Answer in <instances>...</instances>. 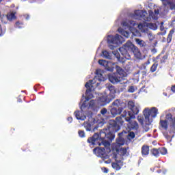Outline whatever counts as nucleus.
Wrapping results in <instances>:
<instances>
[{
  "label": "nucleus",
  "mask_w": 175,
  "mask_h": 175,
  "mask_svg": "<svg viewBox=\"0 0 175 175\" xmlns=\"http://www.w3.org/2000/svg\"><path fill=\"white\" fill-rule=\"evenodd\" d=\"M118 131H120V125L115 120H110L108 129H103L100 134L95 133L92 137L88 138V142L91 143L92 146H104L107 151H110V148H109L110 142L106 141V138L108 140L114 139L113 132H118Z\"/></svg>",
  "instance_id": "obj_1"
},
{
  "label": "nucleus",
  "mask_w": 175,
  "mask_h": 175,
  "mask_svg": "<svg viewBox=\"0 0 175 175\" xmlns=\"http://www.w3.org/2000/svg\"><path fill=\"white\" fill-rule=\"evenodd\" d=\"M96 76L94 77V79L90 80L88 83H85V87L88 88L86 90V97H85V102H88L91 98H92V95H91V91H92V88L94 87H98L99 85V83H96V80L98 81H105V78L103 77V70L98 69L96 70Z\"/></svg>",
  "instance_id": "obj_2"
},
{
  "label": "nucleus",
  "mask_w": 175,
  "mask_h": 175,
  "mask_svg": "<svg viewBox=\"0 0 175 175\" xmlns=\"http://www.w3.org/2000/svg\"><path fill=\"white\" fill-rule=\"evenodd\" d=\"M122 55L126 58V59H131V55L129 53H133L136 58H141L142 53L138 47H136L131 41H128L122 47L119 49Z\"/></svg>",
  "instance_id": "obj_3"
},
{
  "label": "nucleus",
  "mask_w": 175,
  "mask_h": 175,
  "mask_svg": "<svg viewBox=\"0 0 175 175\" xmlns=\"http://www.w3.org/2000/svg\"><path fill=\"white\" fill-rule=\"evenodd\" d=\"M158 14H159V10H154V12L149 11V15L147 11L135 10L132 15V18L135 20H144V21H150L152 18L153 20H158Z\"/></svg>",
  "instance_id": "obj_4"
},
{
  "label": "nucleus",
  "mask_w": 175,
  "mask_h": 175,
  "mask_svg": "<svg viewBox=\"0 0 175 175\" xmlns=\"http://www.w3.org/2000/svg\"><path fill=\"white\" fill-rule=\"evenodd\" d=\"M113 66H115L117 73L109 75V80L111 83H113V84L121 83L122 80H125V77H126V72H125L121 67L117 66L116 63H113Z\"/></svg>",
  "instance_id": "obj_5"
},
{
  "label": "nucleus",
  "mask_w": 175,
  "mask_h": 175,
  "mask_svg": "<svg viewBox=\"0 0 175 175\" xmlns=\"http://www.w3.org/2000/svg\"><path fill=\"white\" fill-rule=\"evenodd\" d=\"M108 91L109 94L107 95V93L105 92L103 94H101L98 99V103H110L112 99H114V94H116V88L111 85H109Z\"/></svg>",
  "instance_id": "obj_6"
},
{
  "label": "nucleus",
  "mask_w": 175,
  "mask_h": 175,
  "mask_svg": "<svg viewBox=\"0 0 175 175\" xmlns=\"http://www.w3.org/2000/svg\"><path fill=\"white\" fill-rule=\"evenodd\" d=\"M122 116L124 118L123 120H125V121H127V122H129L127 124L129 129H139V124H137V122L132 120V119L135 118V115L131 113V111H124L122 113Z\"/></svg>",
  "instance_id": "obj_7"
},
{
  "label": "nucleus",
  "mask_w": 175,
  "mask_h": 175,
  "mask_svg": "<svg viewBox=\"0 0 175 175\" xmlns=\"http://www.w3.org/2000/svg\"><path fill=\"white\" fill-rule=\"evenodd\" d=\"M125 42V40L122 36L116 34L114 36H108L107 37V42L109 43V47L111 50H114L116 47L118 46V44H122V43H124Z\"/></svg>",
  "instance_id": "obj_8"
},
{
  "label": "nucleus",
  "mask_w": 175,
  "mask_h": 175,
  "mask_svg": "<svg viewBox=\"0 0 175 175\" xmlns=\"http://www.w3.org/2000/svg\"><path fill=\"white\" fill-rule=\"evenodd\" d=\"M157 115L158 108L157 107H152L151 109L146 108L144 111V116L148 124H151L152 122V118H155Z\"/></svg>",
  "instance_id": "obj_9"
},
{
  "label": "nucleus",
  "mask_w": 175,
  "mask_h": 175,
  "mask_svg": "<svg viewBox=\"0 0 175 175\" xmlns=\"http://www.w3.org/2000/svg\"><path fill=\"white\" fill-rule=\"evenodd\" d=\"M122 25L123 28H124V29H129V31H131V32H132V33H133V35H134V36H142L140 34V32H139V31L133 29V27H135L136 25V23H135V21H123L122 23Z\"/></svg>",
  "instance_id": "obj_10"
},
{
  "label": "nucleus",
  "mask_w": 175,
  "mask_h": 175,
  "mask_svg": "<svg viewBox=\"0 0 175 175\" xmlns=\"http://www.w3.org/2000/svg\"><path fill=\"white\" fill-rule=\"evenodd\" d=\"M124 111H126V109H124L123 108L117 109V107H113V108L111 109V113L113 117H116L117 114H121V116L117 117L116 118L117 122L118 124H120V125H122L124 124V118L122 117V113H124Z\"/></svg>",
  "instance_id": "obj_11"
},
{
  "label": "nucleus",
  "mask_w": 175,
  "mask_h": 175,
  "mask_svg": "<svg viewBox=\"0 0 175 175\" xmlns=\"http://www.w3.org/2000/svg\"><path fill=\"white\" fill-rule=\"evenodd\" d=\"M116 152H113L112 154V158L116 161V162H121L124 158V155L126 154V148H120L119 149H116Z\"/></svg>",
  "instance_id": "obj_12"
},
{
  "label": "nucleus",
  "mask_w": 175,
  "mask_h": 175,
  "mask_svg": "<svg viewBox=\"0 0 175 175\" xmlns=\"http://www.w3.org/2000/svg\"><path fill=\"white\" fill-rule=\"evenodd\" d=\"M138 29L141 32H147L148 31V28L150 29H153L155 31V29H157L158 27L157 26V24L155 23H148L146 22H144L143 23H139L137 25Z\"/></svg>",
  "instance_id": "obj_13"
},
{
  "label": "nucleus",
  "mask_w": 175,
  "mask_h": 175,
  "mask_svg": "<svg viewBox=\"0 0 175 175\" xmlns=\"http://www.w3.org/2000/svg\"><path fill=\"white\" fill-rule=\"evenodd\" d=\"M97 151V154L104 161L105 163H111V159H109L108 154L106 153L105 148H98L95 149Z\"/></svg>",
  "instance_id": "obj_14"
},
{
  "label": "nucleus",
  "mask_w": 175,
  "mask_h": 175,
  "mask_svg": "<svg viewBox=\"0 0 175 175\" xmlns=\"http://www.w3.org/2000/svg\"><path fill=\"white\" fill-rule=\"evenodd\" d=\"M98 64L99 65H102L103 66H105V69H107V70H109V72H113L116 66H113V64H111V62H107L104 59L98 60Z\"/></svg>",
  "instance_id": "obj_15"
},
{
  "label": "nucleus",
  "mask_w": 175,
  "mask_h": 175,
  "mask_svg": "<svg viewBox=\"0 0 175 175\" xmlns=\"http://www.w3.org/2000/svg\"><path fill=\"white\" fill-rule=\"evenodd\" d=\"M16 14H17V12L16 11H12L8 12L5 16L7 17V20L8 21H13V20H16L17 17L16 16Z\"/></svg>",
  "instance_id": "obj_16"
},
{
  "label": "nucleus",
  "mask_w": 175,
  "mask_h": 175,
  "mask_svg": "<svg viewBox=\"0 0 175 175\" xmlns=\"http://www.w3.org/2000/svg\"><path fill=\"white\" fill-rule=\"evenodd\" d=\"M75 117L77 120H81V121H84L86 117L85 115L83 113V111H77L75 112Z\"/></svg>",
  "instance_id": "obj_17"
},
{
  "label": "nucleus",
  "mask_w": 175,
  "mask_h": 175,
  "mask_svg": "<svg viewBox=\"0 0 175 175\" xmlns=\"http://www.w3.org/2000/svg\"><path fill=\"white\" fill-rule=\"evenodd\" d=\"M142 154L145 157H147L150 154V147L148 146L144 145L142 148Z\"/></svg>",
  "instance_id": "obj_18"
},
{
  "label": "nucleus",
  "mask_w": 175,
  "mask_h": 175,
  "mask_svg": "<svg viewBox=\"0 0 175 175\" xmlns=\"http://www.w3.org/2000/svg\"><path fill=\"white\" fill-rule=\"evenodd\" d=\"M118 31L121 35L124 36V38H129V33L124 29L120 27L118 29Z\"/></svg>",
  "instance_id": "obj_19"
},
{
  "label": "nucleus",
  "mask_w": 175,
  "mask_h": 175,
  "mask_svg": "<svg viewBox=\"0 0 175 175\" xmlns=\"http://www.w3.org/2000/svg\"><path fill=\"white\" fill-rule=\"evenodd\" d=\"M135 40L136 43L138 44L139 46H140V47H144L146 46V42H144V40L139 38H135Z\"/></svg>",
  "instance_id": "obj_20"
},
{
  "label": "nucleus",
  "mask_w": 175,
  "mask_h": 175,
  "mask_svg": "<svg viewBox=\"0 0 175 175\" xmlns=\"http://www.w3.org/2000/svg\"><path fill=\"white\" fill-rule=\"evenodd\" d=\"M116 143L118 146H124L125 144V139H124L122 137H119L116 139Z\"/></svg>",
  "instance_id": "obj_21"
},
{
  "label": "nucleus",
  "mask_w": 175,
  "mask_h": 175,
  "mask_svg": "<svg viewBox=\"0 0 175 175\" xmlns=\"http://www.w3.org/2000/svg\"><path fill=\"white\" fill-rule=\"evenodd\" d=\"M173 33H174V30L173 29L170 30L167 38V42L168 43H170V42H172V38H173Z\"/></svg>",
  "instance_id": "obj_22"
},
{
  "label": "nucleus",
  "mask_w": 175,
  "mask_h": 175,
  "mask_svg": "<svg viewBox=\"0 0 175 175\" xmlns=\"http://www.w3.org/2000/svg\"><path fill=\"white\" fill-rule=\"evenodd\" d=\"M103 55L105 58H107V59H111V53H109L107 51H103Z\"/></svg>",
  "instance_id": "obj_23"
},
{
  "label": "nucleus",
  "mask_w": 175,
  "mask_h": 175,
  "mask_svg": "<svg viewBox=\"0 0 175 175\" xmlns=\"http://www.w3.org/2000/svg\"><path fill=\"white\" fill-rule=\"evenodd\" d=\"M118 163H121V162L116 161V163H112V167L116 169V170H120L121 169V166H120V164Z\"/></svg>",
  "instance_id": "obj_24"
},
{
  "label": "nucleus",
  "mask_w": 175,
  "mask_h": 175,
  "mask_svg": "<svg viewBox=\"0 0 175 175\" xmlns=\"http://www.w3.org/2000/svg\"><path fill=\"white\" fill-rule=\"evenodd\" d=\"M150 125H151V124H148L145 119V124L143 126L145 132H148V131H150Z\"/></svg>",
  "instance_id": "obj_25"
},
{
  "label": "nucleus",
  "mask_w": 175,
  "mask_h": 175,
  "mask_svg": "<svg viewBox=\"0 0 175 175\" xmlns=\"http://www.w3.org/2000/svg\"><path fill=\"white\" fill-rule=\"evenodd\" d=\"M151 153L154 157H159V149L153 148L151 150Z\"/></svg>",
  "instance_id": "obj_26"
},
{
  "label": "nucleus",
  "mask_w": 175,
  "mask_h": 175,
  "mask_svg": "<svg viewBox=\"0 0 175 175\" xmlns=\"http://www.w3.org/2000/svg\"><path fill=\"white\" fill-rule=\"evenodd\" d=\"M131 111L133 113V116H135V114H139V106L134 105V107L131 108Z\"/></svg>",
  "instance_id": "obj_27"
},
{
  "label": "nucleus",
  "mask_w": 175,
  "mask_h": 175,
  "mask_svg": "<svg viewBox=\"0 0 175 175\" xmlns=\"http://www.w3.org/2000/svg\"><path fill=\"white\" fill-rule=\"evenodd\" d=\"M160 124L161 125L162 128H164V129H167V121L161 120Z\"/></svg>",
  "instance_id": "obj_28"
},
{
  "label": "nucleus",
  "mask_w": 175,
  "mask_h": 175,
  "mask_svg": "<svg viewBox=\"0 0 175 175\" xmlns=\"http://www.w3.org/2000/svg\"><path fill=\"white\" fill-rule=\"evenodd\" d=\"M159 151L162 155H166V154L167 153V150L165 148H159Z\"/></svg>",
  "instance_id": "obj_29"
},
{
  "label": "nucleus",
  "mask_w": 175,
  "mask_h": 175,
  "mask_svg": "<svg viewBox=\"0 0 175 175\" xmlns=\"http://www.w3.org/2000/svg\"><path fill=\"white\" fill-rule=\"evenodd\" d=\"M144 33L148 34L149 40H154V35H152V33L148 32V31L147 32H144Z\"/></svg>",
  "instance_id": "obj_30"
},
{
  "label": "nucleus",
  "mask_w": 175,
  "mask_h": 175,
  "mask_svg": "<svg viewBox=\"0 0 175 175\" xmlns=\"http://www.w3.org/2000/svg\"><path fill=\"white\" fill-rule=\"evenodd\" d=\"M1 23H3V24H8V21H9L8 20V18H7L6 15L5 16L3 15V16L1 17Z\"/></svg>",
  "instance_id": "obj_31"
},
{
  "label": "nucleus",
  "mask_w": 175,
  "mask_h": 175,
  "mask_svg": "<svg viewBox=\"0 0 175 175\" xmlns=\"http://www.w3.org/2000/svg\"><path fill=\"white\" fill-rule=\"evenodd\" d=\"M128 139L131 140L132 139H135V133L133 132H130L129 133L128 135H127Z\"/></svg>",
  "instance_id": "obj_32"
},
{
  "label": "nucleus",
  "mask_w": 175,
  "mask_h": 175,
  "mask_svg": "<svg viewBox=\"0 0 175 175\" xmlns=\"http://www.w3.org/2000/svg\"><path fill=\"white\" fill-rule=\"evenodd\" d=\"M158 68V64H154L151 68H150V71L154 72L157 70V68Z\"/></svg>",
  "instance_id": "obj_33"
},
{
  "label": "nucleus",
  "mask_w": 175,
  "mask_h": 175,
  "mask_svg": "<svg viewBox=\"0 0 175 175\" xmlns=\"http://www.w3.org/2000/svg\"><path fill=\"white\" fill-rule=\"evenodd\" d=\"M171 10H175V3L168 1V3Z\"/></svg>",
  "instance_id": "obj_34"
},
{
  "label": "nucleus",
  "mask_w": 175,
  "mask_h": 175,
  "mask_svg": "<svg viewBox=\"0 0 175 175\" xmlns=\"http://www.w3.org/2000/svg\"><path fill=\"white\" fill-rule=\"evenodd\" d=\"M135 103H133V101H129L128 103V107L129 109H130L131 110L135 107Z\"/></svg>",
  "instance_id": "obj_35"
},
{
  "label": "nucleus",
  "mask_w": 175,
  "mask_h": 175,
  "mask_svg": "<svg viewBox=\"0 0 175 175\" xmlns=\"http://www.w3.org/2000/svg\"><path fill=\"white\" fill-rule=\"evenodd\" d=\"M112 106H115L116 107H118L120 106V100H116L112 103Z\"/></svg>",
  "instance_id": "obj_36"
},
{
  "label": "nucleus",
  "mask_w": 175,
  "mask_h": 175,
  "mask_svg": "<svg viewBox=\"0 0 175 175\" xmlns=\"http://www.w3.org/2000/svg\"><path fill=\"white\" fill-rule=\"evenodd\" d=\"M164 136H165V137H166V139H167V140H172V138L174 136V135H169V134H167V133H165L164 134Z\"/></svg>",
  "instance_id": "obj_37"
},
{
  "label": "nucleus",
  "mask_w": 175,
  "mask_h": 175,
  "mask_svg": "<svg viewBox=\"0 0 175 175\" xmlns=\"http://www.w3.org/2000/svg\"><path fill=\"white\" fill-rule=\"evenodd\" d=\"M78 133H79L80 137H85V133H84L83 131L80 130V131H79Z\"/></svg>",
  "instance_id": "obj_38"
},
{
  "label": "nucleus",
  "mask_w": 175,
  "mask_h": 175,
  "mask_svg": "<svg viewBox=\"0 0 175 175\" xmlns=\"http://www.w3.org/2000/svg\"><path fill=\"white\" fill-rule=\"evenodd\" d=\"M112 54H113V55H115V57L118 59H120V53H118V51H113Z\"/></svg>",
  "instance_id": "obj_39"
},
{
  "label": "nucleus",
  "mask_w": 175,
  "mask_h": 175,
  "mask_svg": "<svg viewBox=\"0 0 175 175\" xmlns=\"http://www.w3.org/2000/svg\"><path fill=\"white\" fill-rule=\"evenodd\" d=\"M23 24L20 23L19 22H16V25H15V27L16 28H23Z\"/></svg>",
  "instance_id": "obj_40"
},
{
  "label": "nucleus",
  "mask_w": 175,
  "mask_h": 175,
  "mask_svg": "<svg viewBox=\"0 0 175 175\" xmlns=\"http://www.w3.org/2000/svg\"><path fill=\"white\" fill-rule=\"evenodd\" d=\"M129 92H135V88L133 86H130L128 89Z\"/></svg>",
  "instance_id": "obj_41"
},
{
  "label": "nucleus",
  "mask_w": 175,
  "mask_h": 175,
  "mask_svg": "<svg viewBox=\"0 0 175 175\" xmlns=\"http://www.w3.org/2000/svg\"><path fill=\"white\" fill-rule=\"evenodd\" d=\"M100 113L103 114V116H105V114H106V113H107V109L106 108H104V109H101Z\"/></svg>",
  "instance_id": "obj_42"
},
{
  "label": "nucleus",
  "mask_w": 175,
  "mask_h": 175,
  "mask_svg": "<svg viewBox=\"0 0 175 175\" xmlns=\"http://www.w3.org/2000/svg\"><path fill=\"white\" fill-rule=\"evenodd\" d=\"M162 2H163V4L165 5V6H167V3H169V1L168 0H161Z\"/></svg>",
  "instance_id": "obj_43"
},
{
  "label": "nucleus",
  "mask_w": 175,
  "mask_h": 175,
  "mask_svg": "<svg viewBox=\"0 0 175 175\" xmlns=\"http://www.w3.org/2000/svg\"><path fill=\"white\" fill-rule=\"evenodd\" d=\"M171 91H172V92H175V85L172 86Z\"/></svg>",
  "instance_id": "obj_44"
},
{
  "label": "nucleus",
  "mask_w": 175,
  "mask_h": 175,
  "mask_svg": "<svg viewBox=\"0 0 175 175\" xmlns=\"http://www.w3.org/2000/svg\"><path fill=\"white\" fill-rule=\"evenodd\" d=\"M68 121H69L70 122H72V121H73V119L71 117L68 118Z\"/></svg>",
  "instance_id": "obj_45"
},
{
  "label": "nucleus",
  "mask_w": 175,
  "mask_h": 175,
  "mask_svg": "<svg viewBox=\"0 0 175 175\" xmlns=\"http://www.w3.org/2000/svg\"><path fill=\"white\" fill-rule=\"evenodd\" d=\"M139 122H140V124H143V119H139Z\"/></svg>",
  "instance_id": "obj_46"
},
{
  "label": "nucleus",
  "mask_w": 175,
  "mask_h": 175,
  "mask_svg": "<svg viewBox=\"0 0 175 175\" xmlns=\"http://www.w3.org/2000/svg\"><path fill=\"white\" fill-rule=\"evenodd\" d=\"M90 103H92V105H94V103H95V101H94V100H92L90 101Z\"/></svg>",
  "instance_id": "obj_47"
},
{
  "label": "nucleus",
  "mask_w": 175,
  "mask_h": 175,
  "mask_svg": "<svg viewBox=\"0 0 175 175\" xmlns=\"http://www.w3.org/2000/svg\"><path fill=\"white\" fill-rule=\"evenodd\" d=\"M104 169H105V171H104L105 173H107V172H109V170L107 169H106V168H104Z\"/></svg>",
  "instance_id": "obj_48"
},
{
  "label": "nucleus",
  "mask_w": 175,
  "mask_h": 175,
  "mask_svg": "<svg viewBox=\"0 0 175 175\" xmlns=\"http://www.w3.org/2000/svg\"><path fill=\"white\" fill-rule=\"evenodd\" d=\"M1 2H2V0H0V3H1Z\"/></svg>",
  "instance_id": "obj_49"
}]
</instances>
